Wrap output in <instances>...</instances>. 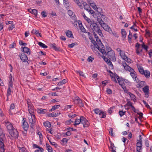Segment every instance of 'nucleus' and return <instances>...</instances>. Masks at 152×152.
<instances>
[{"mask_svg": "<svg viewBox=\"0 0 152 152\" xmlns=\"http://www.w3.org/2000/svg\"><path fill=\"white\" fill-rule=\"evenodd\" d=\"M107 64L108 65L109 68L110 69H113V65L112 63L110 61H109Z\"/></svg>", "mask_w": 152, "mask_h": 152, "instance_id": "40", "label": "nucleus"}, {"mask_svg": "<svg viewBox=\"0 0 152 152\" xmlns=\"http://www.w3.org/2000/svg\"><path fill=\"white\" fill-rule=\"evenodd\" d=\"M87 22L88 23L89 25L91 26V25L94 23V21H91L90 19H89L87 21Z\"/></svg>", "mask_w": 152, "mask_h": 152, "instance_id": "47", "label": "nucleus"}, {"mask_svg": "<svg viewBox=\"0 0 152 152\" xmlns=\"http://www.w3.org/2000/svg\"><path fill=\"white\" fill-rule=\"evenodd\" d=\"M60 106V105H55L52 106L51 109L50 110V111H52L58 109Z\"/></svg>", "mask_w": 152, "mask_h": 152, "instance_id": "32", "label": "nucleus"}, {"mask_svg": "<svg viewBox=\"0 0 152 152\" xmlns=\"http://www.w3.org/2000/svg\"><path fill=\"white\" fill-rule=\"evenodd\" d=\"M68 13L71 17L73 16L75 14H73V12L70 10H69L68 11Z\"/></svg>", "mask_w": 152, "mask_h": 152, "instance_id": "45", "label": "nucleus"}, {"mask_svg": "<svg viewBox=\"0 0 152 152\" xmlns=\"http://www.w3.org/2000/svg\"><path fill=\"white\" fill-rule=\"evenodd\" d=\"M11 89L12 88H8L7 92V96H8L11 95Z\"/></svg>", "mask_w": 152, "mask_h": 152, "instance_id": "46", "label": "nucleus"}, {"mask_svg": "<svg viewBox=\"0 0 152 152\" xmlns=\"http://www.w3.org/2000/svg\"><path fill=\"white\" fill-rule=\"evenodd\" d=\"M119 54L120 56L123 59L125 60V59H126L127 58V57L124 51H121V53H120Z\"/></svg>", "mask_w": 152, "mask_h": 152, "instance_id": "23", "label": "nucleus"}, {"mask_svg": "<svg viewBox=\"0 0 152 152\" xmlns=\"http://www.w3.org/2000/svg\"><path fill=\"white\" fill-rule=\"evenodd\" d=\"M96 48L103 54L106 53V52L105 50V48L103 45V46L101 45V46H97Z\"/></svg>", "mask_w": 152, "mask_h": 152, "instance_id": "17", "label": "nucleus"}, {"mask_svg": "<svg viewBox=\"0 0 152 152\" xmlns=\"http://www.w3.org/2000/svg\"><path fill=\"white\" fill-rule=\"evenodd\" d=\"M38 45L40 47L44 48H48V46L44 44L41 42H39Z\"/></svg>", "mask_w": 152, "mask_h": 152, "instance_id": "36", "label": "nucleus"}, {"mask_svg": "<svg viewBox=\"0 0 152 152\" xmlns=\"http://www.w3.org/2000/svg\"><path fill=\"white\" fill-rule=\"evenodd\" d=\"M106 19L107 20V18L105 17V16L104 15H102L101 18H97V21L104 30L109 32H111V29L103 20H106Z\"/></svg>", "mask_w": 152, "mask_h": 152, "instance_id": "1", "label": "nucleus"}, {"mask_svg": "<svg viewBox=\"0 0 152 152\" xmlns=\"http://www.w3.org/2000/svg\"><path fill=\"white\" fill-rule=\"evenodd\" d=\"M138 84L137 85V88H141L144 86L146 84L145 82V81H141L139 82Z\"/></svg>", "mask_w": 152, "mask_h": 152, "instance_id": "26", "label": "nucleus"}, {"mask_svg": "<svg viewBox=\"0 0 152 152\" xmlns=\"http://www.w3.org/2000/svg\"><path fill=\"white\" fill-rule=\"evenodd\" d=\"M4 137L0 136V148L1 147H4V145L3 140V138Z\"/></svg>", "mask_w": 152, "mask_h": 152, "instance_id": "28", "label": "nucleus"}, {"mask_svg": "<svg viewBox=\"0 0 152 152\" xmlns=\"http://www.w3.org/2000/svg\"><path fill=\"white\" fill-rule=\"evenodd\" d=\"M137 68L139 72L142 75V74L144 73V72L145 70H144L142 66H139L137 67Z\"/></svg>", "mask_w": 152, "mask_h": 152, "instance_id": "29", "label": "nucleus"}, {"mask_svg": "<svg viewBox=\"0 0 152 152\" xmlns=\"http://www.w3.org/2000/svg\"><path fill=\"white\" fill-rule=\"evenodd\" d=\"M127 103L126 104V105L130 106L131 107L132 106V103L131 102L129 99H126Z\"/></svg>", "mask_w": 152, "mask_h": 152, "instance_id": "43", "label": "nucleus"}, {"mask_svg": "<svg viewBox=\"0 0 152 152\" xmlns=\"http://www.w3.org/2000/svg\"><path fill=\"white\" fill-rule=\"evenodd\" d=\"M121 32L122 37L124 38H125L126 37V33L125 29H122Z\"/></svg>", "mask_w": 152, "mask_h": 152, "instance_id": "34", "label": "nucleus"}, {"mask_svg": "<svg viewBox=\"0 0 152 152\" xmlns=\"http://www.w3.org/2000/svg\"><path fill=\"white\" fill-rule=\"evenodd\" d=\"M126 112H124L122 110L120 111L119 112V114L121 117H122L125 114Z\"/></svg>", "mask_w": 152, "mask_h": 152, "instance_id": "44", "label": "nucleus"}, {"mask_svg": "<svg viewBox=\"0 0 152 152\" xmlns=\"http://www.w3.org/2000/svg\"><path fill=\"white\" fill-rule=\"evenodd\" d=\"M15 27L14 25H11L9 26V27L8 28V29L10 31L12 30Z\"/></svg>", "mask_w": 152, "mask_h": 152, "instance_id": "52", "label": "nucleus"}, {"mask_svg": "<svg viewBox=\"0 0 152 152\" xmlns=\"http://www.w3.org/2000/svg\"><path fill=\"white\" fill-rule=\"evenodd\" d=\"M30 10L31 11L32 14H34L35 16H37V10H32L31 9H30Z\"/></svg>", "mask_w": 152, "mask_h": 152, "instance_id": "39", "label": "nucleus"}, {"mask_svg": "<svg viewBox=\"0 0 152 152\" xmlns=\"http://www.w3.org/2000/svg\"><path fill=\"white\" fill-rule=\"evenodd\" d=\"M67 82V80L66 79H64L62 80V81L58 83L57 85H58V86L62 85L63 84L66 83Z\"/></svg>", "mask_w": 152, "mask_h": 152, "instance_id": "35", "label": "nucleus"}, {"mask_svg": "<svg viewBox=\"0 0 152 152\" xmlns=\"http://www.w3.org/2000/svg\"><path fill=\"white\" fill-rule=\"evenodd\" d=\"M41 15L44 18L46 17L47 16L48 14L44 10L41 13Z\"/></svg>", "mask_w": 152, "mask_h": 152, "instance_id": "41", "label": "nucleus"}, {"mask_svg": "<svg viewBox=\"0 0 152 152\" xmlns=\"http://www.w3.org/2000/svg\"><path fill=\"white\" fill-rule=\"evenodd\" d=\"M94 59V58H92L91 56H89L87 59V61L89 62H91Z\"/></svg>", "mask_w": 152, "mask_h": 152, "instance_id": "57", "label": "nucleus"}, {"mask_svg": "<svg viewBox=\"0 0 152 152\" xmlns=\"http://www.w3.org/2000/svg\"><path fill=\"white\" fill-rule=\"evenodd\" d=\"M115 78L117 79L118 83L119 85L121 86V87H124V86H125L124 79H122V78H121L116 74V75L115 76L114 80L115 83H117V81Z\"/></svg>", "mask_w": 152, "mask_h": 152, "instance_id": "5", "label": "nucleus"}, {"mask_svg": "<svg viewBox=\"0 0 152 152\" xmlns=\"http://www.w3.org/2000/svg\"><path fill=\"white\" fill-rule=\"evenodd\" d=\"M47 110L44 109L40 108L37 109V112L38 113L44 114L47 113Z\"/></svg>", "mask_w": 152, "mask_h": 152, "instance_id": "20", "label": "nucleus"}, {"mask_svg": "<svg viewBox=\"0 0 152 152\" xmlns=\"http://www.w3.org/2000/svg\"><path fill=\"white\" fill-rule=\"evenodd\" d=\"M76 72L77 73H78L80 76L85 77V76L83 72L80 71H77Z\"/></svg>", "mask_w": 152, "mask_h": 152, "instance_id": "42", "label": "nucleus"}, {"mask_svg": "<svg viewBox=\"0 0 152 152\" xmlns=\"http://www.w3.org/2000/svg\"><path fill=\"white\" fill-rule=\"evenodd\" d=\"M122 65L124 69L126 71H128L130 72L133 69L131 67L128 66L126 62L123 63Z\"/></svg>", "mask_w": 152, "mask_h": 152, "instance_id": "15", "label": "nucleus"}, {"mask_svg": "<svg viewBox=\"0 0 152 152\" xmlns=\"http://www.w3.org/2000/svg\"><path fill=\"white\" fill-rule=\"evenodd\" d=\"M142 90L145 93V97L148 98L149 93V86H145L143 88Z\"/></svg>", "mask_w": 152, "mask_h": 152, "instance_id": "12", "label": "nucleus"}, {"mask_svg": "<svg viewBox=\"0 0 152 152\" xmlns=\"http://www.w3.org/2000/svg\"><path fill=\"white\" fill-rule=\"evenodd\" d=\"M130 75L134 80L136 83H138L140 82V80L137 77V73L134 69L130 72Z\"/></svg>", "mask_w": 152, "mask_h": 152, "instance_id": "7", "label": "nucleus"}, {"mask_svg": "<svg viewBox=\"0 0 152 152\" xmlns=\"http://www.w3.org/2000/svg\"><path fill=\"white\" fill-rule=\"evenodd\" d=\"M4 134L3 133V131L0 126V136L4 137Z\"/></svg>", "mask_w": 152, "mask_h": 152, "instance_id": "60", "label": "nucleus"}, {"mask_svg": "<svg viewBox=\"0 0 152 152\" xmlns=\"http://www.w3.org/2000/svg\"><path fill=\"white\" fill-rule=\"evenodd\" d=\"M68 141V140L67 139L64 138L61 141L63 142V143H64L65 144H66L67 143Z\"/></svg>", "mask_w": 152, "mask_h": 152, "instance_id": "62", "label": "nucleus"}, {"mask_svg": "<svg viewBox=\"0 0 152 152\" xmlns=\"http://www.w3.org/2000/svg\"><path fill=\"white\" fill-rule=\"evenodd\" d=\"M20 59L23 62H26L28 60V58L27 55L25 53H22L19 56Z\"/></svg>", "mask_w": 152, "mask_h": 152, "instance_id": "14", "label": "nucleus"}, {"mask_svg": "<svg viewBox=\"0 0 152 152\" xmlns=\"http://www.w3.org/2000/svg\"><path fill=\"white\" fill-rule=\"evenodd\" d=\"M74 102L75 104H78L80 107H82L84 106L83 101L78 96H76L75 98Z\"/></svg>", "mask_w": 152, "mask_h": 152, "instance_id": "6", "label": "nucleus"}, {"mask_svg": "<svg viewBox=\"0 0 152 152\" xmlns=\"http://www.w3.org/2000/svg\"><path fill=\"white\" fill-rule=\"evenodd\" d=\"M43 151V149L42 148L39 147V148L38 149L35 150L34 152H42Z\"/></svg>", "mask_w": 152, "mask_h": 152, "instance_id": "54", "label": "nucleus"}, {"mask_svg": "<svg viewBox=\"0 0 152 152\" xmlns=\"http://www.w3.org/2000/svg\"><path fill=\"white\" fill-rule=\"evenodd\" d=\"M6 125L7 129L9 131V132L10 131H11L15 129L13 128L12 124L9 122H7L6 124Z\"/></svg>", "mask_w": 152, "mask_h": 152, "instance_id": "18", "label": "nucleus"}, {"mask_svg": "<svg viewBox=\"0 0 152 152\" xmlns=\"http://www.w3.org/2000/svg\"><path fill=\"white\" fill-rule=\"evenodd\" d=\"M143 102L145 105V107L148 108H150V107L149 105L145 101L143 100Z\"/></svg>", "mask_w": 152, "mask_h": 152, "instance_id": "56", "label": "nucleus"}, {"mask_svg": "<svg viewBox=\"0 0 152 152\" xmlns=\"http://www.w3.org/2000/svg\"><path fill=\"white\" fill-rule=\"evenodd\" d=\"M21 51L27 54L30 55L31 54L30 49L27 47L25 46L23 48H21Z\"/></svg>", "mask_w": 152, "mask_h": 152, "instance_id": "16", "label": "nucleus"}, {"mask_svg": "<svg viewBox=\"0 0 152 152\" xmlns=\"http://www.w3.org/2000/svg\"><path fill=\"white\" fill-rule=\"evenodd\" d=\"M145 145L147 147H148L149 146V141L148 140H145Z\"/></svg>", "mask_w": 152, "mask_h": 152, "instance_id": "63", "label": "nucleus"}, {"mask_svg": "<svg viewBox=\"0 0 152 152\" xmlns=\"http://www.w3.org/2000/svg\"><path fill=\"white\" fill-rule=\"evenodd\" d=\"M28 110H31L32 109H33V106L31 102L29 104H28Z\"/></svg>", "mask_w": 152, "mask_h": 152, "instance_id": "53", "label": "nucleus"}, {"mask_svg": "<svg viewBox=\"0 0 152 152\" xmlns=\"http://www.w3.org/2000/svg\"><path fill=\"white\" fill-rule=\"evenodd\" d=\"M91 28L93 30V31H95L101 37H103V34L102 31L100 29L99 27L96 23H93L91 26Z\"/></svg>", "mask_w": 152, "mask_h": 152, "instance_id": "2", "label": "nucleus"}, {"mask_svg": "<svg viewBox=\"0 0 152 152\" xmlns=\"http://www.w3.org/2000/svg\"><path fill=\"white\" fill-rule=\"evenodd\" d=\"M66 35L69 37L73 38V34L71 31H68L66 32Z\"/></svg>", "mask_w": 152, "mask_h": 152, "instance_id": "30", "label": "nucleus"}, {"mask_svg": "<svg viewBox=\"0 0 152 152\" xmlns=\"http://www.w3.org/2000/svg\"><path fill=\"white\" fill-rule=\"evenodd\" d=\"M31 32L33 34H36L37 37L40 36L41 37H42L41 34L39 33L38 30H37L36 29H33Z\"/></svg>", "mask_w": 152, "mask_h": 152, "instance_id": "25", "label": "nucleus"}, {"mask_svg": "<svg viewBox=\"0 0 152 152\" xmlns=\"http://www.w3.org/2000/svg\"><path fill=\"white\" fill-rule=\"evenodd\" d=\"M96 40L97 42V46H99L102 45V46H103V44H102L101 41L99 39V37L97 38H96Z\"/></svg>", "mask_w": 152, "mask_h": 152, "instance_id": "33", "label": "nucleus"}, {"mask_svg": "<svg viewBox=\"0 0 152 152\" xmlns=\"http://www.w3.org/2000/svg\"><path fill=\"white\" fill-rule=\"evenodd\" d=\"M83 4L84 6V9L87 11H88L90 10V9H91V8L87 4L86 2H83Z\"/></svg>", "mask_w": 152, "mask_h": 152, "instance_id": "27", "label": "nucleus"}, {"mask_svg": "<svg viewBox=\"0 0 152 152\" xmlns=\"http://www.w3.org/2000/svg\"><path fill=\"white\" fill-rule=\"evenodd\" d=\"M141 46L142 48H144L145 50L146 51H148V46L145 45L143 42H142V44L141 45Z\"/></svg>", "mask_w": 152, "mask_h": 152, "instance_id": "38", "label": "nucleus"}, {"mask_svg": "<svg viewBox=\"0 0 152 152\" xmlns=\"http://www.w3.org/2000/svg\"><path fill=\"white\" fill-rule=\"evenodd\" d=\"M91 41L92 43L94 45V46H96V47L97 46V44L96 43V41L93 39L91 40Z\"/></svg>", "mask_w": 152, "mask_h": 152, "instance_id": "64", "label": "nucleus"}, {"mask_svg": "<svg viewBox=\"0 0 152 152\" xmlns=\"http://www.w3.org/2000/svg\"><path fill=\"white\" fill-rule=\"evenodd\" d=\"M19 43V44L21 45L26 46L27 45L26 43L23 42L22 41H20Z\"/></svg>", "mask_w": 152, "mask_h": 152, "instance_id": "55", "label": "nucleus"}, {"mask_svg": "<svg viewBox=\"0 0 152 152\" xmlns=\"http://www.w3.org/2000/svg\"><path fill=\"white\" fill-rule=\"evenodd\" d=\"M141 135H139V140H137V151L140 150L142 146Z\"/></svg>", "mask_w": 152, "mask_h": 152, "instance_id": "11", "label": "nucleus"}, {"mask_svg": "<svg viewBox=\"0 0 152 152\" xmlns=\"http://www.w3.org/2000/svg\"><path fill=\"white\" fill-rule=\"evenodd\" d=\"M16 44L14 43H13L12 44H10V48H13L16 46Z\"/></svg>", "mask_w": 152, "mask_h": 152, "instance_id": "61", "label": "nucleus"}, {"mask_svg": "<svg viewBox=\"0 0 152 152\" xmlns=\"http://www.w3.org/2000/svg\"><path fill=\"white\" fill-rule=\"evenodd\" d=\"M95 113L99 114L101 118H105L106 116V113L98 109H96L94 110Z\"/></svg>", "mask_w": 152, "mask_h": 152, "instance_id": "8", "label": "nucleus"}, {"mask_svg": "<svg viewBox=\"0 0 152 152\" xmlns=\"http://www.w3.org/2000/svg\"><path fill=\"white\" fill-rule=\"evenodd\" d=\"M51 47L56 51H60V48L59 47L57 46L55 43L51 44Z\"/></svg>", "mask_w": 152, "mask_h": 152, "instance_id": "19", "label": "nucleus"}, {"mask_svg": "<svg viewBox=\"0 0 152 152\" xmlns=\"http://www.w3.org/2000/svg\"><path fill=\"white\" fill-rule=\"evenodd\" d=\"M143 74H142V75H143L145 76V77L147 78H148L150 77L151 74L150 72L148 70H145V71Z\"/></svg>", "mask_w": 152, "mask_h": 152, "instance_id": "22", "label": "nucleus"}, {"mask_svg": "<svg viewBox=\"0 0 152 152\" xmlns=\"http://www.w3.org/2000/svg\"><path fill=\"white\" fill-rule=\"evenodd\" d=\"M88 2L90 4L91 6L94 10H96V6L94 2H92V1H88Z\"/></svg>", "mask_w": 152, "mask_h": 152, "instance_id": "24", "label": "nucleus"}, {"mask_svg": "<svg viewBox=\"0 0 152 152\" xmlns=\"http://www.w3.org/2000/svg\"><path fill=\"white\" fill-rule=\"evenodd\" d=\"M24 119H25L24 118H23V124L22 126L24 130H27L28 128L29 125L28 123Z\"/></svg>", "mask_w": 152, "mask_h": 152, "instance_id": "13", "label": "nucleus"}, {"mask_svg": "<svg viewBox=\"0 0 152 152\" xmlns=\"http://www.w3.org/2000/svg\"><path fill=\"white\" fill-rule=\"evenodd\" d=\"M28 119L30 126L31 128L33 129L36 122L35 115H31L28 117Z\"/></svg>", "mask_w": 152, "mask_h": 152, "instance_id": "4", "label": "nucleus"}, {"mask_svg": "<svg viewBox=\"0 0 152 152\" xmlns=\"http://www.w3.org/2000/svg\"><path fill=\"white\" fill-rule=\"evenodd\" d=\"M81 123L83 124L84 127H87L89 125V123L87 119L83 116H81Z\"/></svg>", "mask_w": 152, "mask_h": 152, "instance_id": "10", "label": "nucleus"}, {"mask_svg": "<svg viewBox=\"0 0 152 152\" xmlns=\"http://www.w3.org/2000/svg\"><path fill=\"white\" fill-rule=\"evenodd\" d=\"M43 124L45 127H47L48 128H50L51 127L50 123L48 121L44 122Z\"/></svg>", "mask_w": 152, "mask_h": 152, "instance_id": "37", "label": "nucleus"}, {"mask_svg": "<svg viewBox=\"0 0 152 152\" xmlns=\"http://www.w3.org/2000/svg\"><path fill=\"white\" fill-rule=\"evenodd\" d=\"M48 116L49 117H56V113H50L48 115Z\"/></svg>", "mask_w": 152, "mask_h": 152, "instance_id": "48", "label": "nucleus"}, {"mask_svg": "<svg viewBox=\"0 0 152 152\" xmlns=\"http://www.w3.org/2000/svg\"><path fill=\"white\" fill-rule=\"evenodd\" d=\"M18 147L20 150V152H24L26 151L25 148L24 147H19L18 146Z\"/></svg>", "mask_w": 152, "mask_h": 152, "instance_id": "49", "label": "nucleus"}, {"mask_svg": "<svg viewBox=\"0 0 152 152\" xmlns=\"http://www.w3.org/2000/svg\"><path fill=\"white\" fill-rule=\"evenodd\" d=\"M81 118L80 117V119H77L75 120V123L74 124V126H76V125H79L80 123H81Z\"/></svg>", "mask_w": 152, "mask_h": 152, "instance_id": "31", "label": "nucleus"}, {"mask_svg": "<svg viewBox=\"0 0 152 152\" xmlns=\"http://www.w3.org/2000/svg\"><path fill=\"white\" fill-rule=\"evenodd\" d=\"M127 94L130 96L131 100H133L134 102L136 101V96L134 94L130 92H128Z\"/></svg>", "mask_w": 152, "mask_h": 152, "instance_id": "21", "label": "nucleus"}, {"mask_svg": "<svg viewBox=\"0 0 152 152\" xmlns=\"http://www.w3.org/2000/svg\"><path fill=\"white\" fill-rule=\"evenodd\" d=\"M110 34H112L114 36L116 37H118V36L117 34L114 31L113 32L111 30V32H109Z\"/></svg>", "mask_w": 152, "mask_h": 152, "instance_id": "51", "label": "nucleus"}, {"mask_svg": "<svg viewBox=\"0 0 152 152\" xmlns=\"http://www.w3.org/2000/svg\"><path fill=\"white\" fill-rule=\"evenodd\" d=\"M72 106V105H67L65 106V110H67L68 109L71 108Z\"/></svg>", "mask_w": 152, "mask_h": 152, "instance_id": "50", "label": "nucleus"}, {"mask_svg": "<svg viewBox=\"0 0 152 152\" xmlns=\"http://www.w3.org/2000/svg\"><path fill=\"white\" fill-rule=\"evenodd\" d=\"M77 43H72L71 44L68 45V47L69 48H72L75 45H76Z\"/></svg>", "mask_w": 152, "mask_h": 152, "instance_id": "58", "label": "nucleus"}, {"mask_svg": "<svg viewBox=\"0 0 152 152\" xmlns=\"http://www.w3.org/2000/svg\"><path fill=\"white\" fill-rule=\"evenodd\" d=\"M9 133L11 136L15 138H17L18 136V133L17 130L15 129L10 131Z\"/></svg>", "mask_w": 152, "mask_h": 152, "instance_id": "9", "label": "nucleus"}, {"mask_svg": "<svg viewBox=\"0 0 152 152\" xmlns=\"http://www.w3.org/2000/svg\"><path fill=\"white\" fill-rule=\"evenodd\" d=\"M106 92L108 94H112V91L109 88H107Z\"/></svg>", "mask_w": 152, "mask_h": 152, "instance_id": "59", "label": "nucleus"}, {"mask_svg": "<svg viewBox=\"0 0 152 152\" xmlns=\"http://www.w3.org/2000/svg\"><path fill=\"white\" fill-rule=\"evenodd\" d=\"M107 49L108 51L107 52V57L113 61L115 62L116 60V58L114 51L112 50L110 48H108Z\"/></svg>", "mask_w": 152, "mask_h": 152, "instance_id": "3", "label": "nucleus"}]
</instances>
